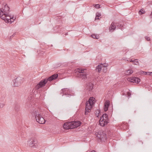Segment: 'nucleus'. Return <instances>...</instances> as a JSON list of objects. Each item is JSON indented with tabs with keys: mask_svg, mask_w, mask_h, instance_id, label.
Masks as SVG:
<instances>
[{
	"mask_svg": "<svg viewBox=\"0 0 152 152\" xmlns=\"http://www.w3.org/2000/svg\"><path fill=\"white\" fill-rule=\"evenodd\" d=\"M95 98L91 97L86 103L85 114L87 115L91 111V109L93 107L94 104Z\"/></svg>",
	"mask_w": 152,
	"mask_h": 152,
	"instance_id": "1",
	"label": "nucleus"
},
{
	"mask_svg": "<svg viewBox=\"0 0 152 152\" xmlns=\"http://www.w3.org/2000/svg\"><path fill=\"white\" fill-rule=\"evenodd\" d=\"M75 75L77 77L82 78L84 80L87 78V73L86 70L77 68L76 70Z\"/></svg>",
	"mask_w": 152,
	"mask_h": 152,
	"instance_id": "2",
	"label": "nucleus"
},
{
	"mask_svg": "<svg viewBox=\"0 0 152 152\" xmlns=\"http://www.w3.org/2000/svg\"><path fill=\"white\" fill-rule=\"evenodd\" d=\"M0 18L4 20L7 23H11L13 22L16 18H14L13 15H11L10 14H7V15H0Z\"/></svg>",
	"mask_w": 152,
	"mask_h": 152,
	"instance_id": "3",
	"label": "nucleus"
},
{
	"mask_svg": "<svg viewBox=\"0 0 152 152\" xmlns=\"http://www.w3.org/2000/svg\"><path fill=\"white\" fill-rule=\"evenodd\" d=\"M34 115L37 121L40 124L45 123V121L44 118L39 114L38 111H35L34 113Z\"/></svg>",
	"mask_w": 152,
	"mask_h": 152,
	"instance_id": "4",
	"label": "nucleus"
},
{
	"mask_svg": "<svg viewBox=\"0 0 152 152\" xmlns=\"http://www.w3.org/2000/svg\"><path fill=\"white\" fill-rule=\"evenodd\" d=\"M24 79L20 77H18L13 80L12 84L14 87H18L23 83Z\"/></svg>",
	"mask_w": 152,
	"mask_h": 152,
	"instance_id": "5",
	"label": "nucleus"
},
{
	"mask_svg": "<svg viewBox=\"0 0 152 152\" xmlns=\"http://www.w3.org/2000/svg\"><path fill=\"white\" fill-rule=\"evenodd\" d=\"M47 83L46 79H44L41 80L39 83L36 85L35 88V89L38 90L40 88H42Z\"/></svg>",
	"mask_w": 152,
	"mask_h": 152,
	"instance_id": "6",
	"label": "nucleus"
},
{
	"mask_svg": "<svg viewBox=\"0 0 152 152\" xmlns=\"http://www.w3.org/2000/svg\"><path fill=\"white\" fill-rule=\"evenodd\" d=\"M63 127L64 129H69L74 128L73 121L66 122L63 125Z\"/></svg>",
	"mask_w": 152,
	"mask_h": 152,
	"instance_id": "7",
	"label": "nucleus"
},
{
	"mask_svg": "<svg viewBox=\"0 0 152 152\" xmlns=\"http://www.w3.org/2000/svg\"><path fill=\"white\" fill-rule=\"evenodd\" d=\"M29 143V146L30 147H36L38 145L37 141V139L34 138H32L28 141Z\"/></svg>",
	"mask_w": 152,
	"mask_h": 152,
	"instance_id": "8",
	"label": "nucleus"
},
{
	"mask_svg": "<svg viewBox=\"0 0 152 152\" xmlns=\"http://www.w3.org/2000/svg\"><path fill=\"white\" fill-rule=\"evenodd\" d=\"M127 80L131 82L135 83H137L140 82V79L138 77H128Z\"/></svg>",
	"mask_w": 152,
	"mask_h": 152,
	"instance_id": "9",
	"label": "nucleus"
},
{
	"mask_svg": "<svg viewBox=\"0 0 152 152\" xmlns=\"http://www.w3.org/2000/svg\"><path fill=\"white\" fill-rule=\"evenodd\" d=\"M58 77V75L57 74H54L51 76L50 77L48 78H45V79H46L47 83L48 82H51V81L56 79Z\"/></svg>",
	"mask_w": 152,
	"mask_h": 152,
	"instance_id": "10",
	"label": "nucleus"
},
{
	"mask_svg": "<svg viewBox=\"0 0 152 152\" xmlns=\"http://www.w3.org/2000/svg\"><path fill=\"white\" fill-rule=\"evenodd\" d=\"M96 136L101 141H104V133L103 131H99L98 133Z\"/></svg>",
	"mask_w": 152,
	"mask_h": 152,
	"instance_id": "11",
	"label": "nucleus"
},
{
	"mask_svg": "<svg viewBox=\"0 0 152 152\" xmlns=\"http://www.w3.org/2000/svg\"><path fill=\"white\" fill-rule=\"evenodd\" d=\"M86 85V89L88 91H91L93 89L94 84L91 83H89Z\"/></svg>",
	"mask_w": 152,
	"mask_h": 152,
	"instance_id": "12",
	"label": "nucleus"
},
{
	"mask_svg": "<svg viewBox=\"0 0 152 152\" xmlns=\"http://www.w3.org/2000/svg\"><path fill=\"white\" fill-rule=\"evenodd\" d=\"M104 113L101 116L100 119L99 121V124L102 126H104Z\"/></svg>",
	"mask_w": 152,
	"mask_h": 152,
	"instance_id": "13",
	"label": "nucleus"
},
{
	"mask_svg": "<svg viewBox=\"0 0 152 152\" xmlns=\"http://www.w3.org/2000/svg\"><path fill=\"white\" fill-rule=\"evenodd\" d=\"M73 126H74V128H77L80 126L81 124V121H73Z\"/></svg>",
	"mask_w": 152,
	"mask_h": 152,
	"instance_id": "14",
	"label": "nucleus"
},
{
	"mask_svg": "<svg viewBox=\"0 0 152 152\" xmlns=\"http://www.w3.org/2000/svg\"><path fill=\"white\" fill-rule=\"evenodd\" d=\"M116 26L115 25V23L113 22L110 26L109 27V30L110 32H113L114 30L115 29Z\"/></svg>",
	"mask_w": 152,
	"mask_h": 152,
	"instance_id": "15",
	"label": "nucleus"
},
{
	"mask_svg": "<svg viewBox=\"0 0 152 152\" xmlns=\"http://www.w3.org/2000/svg\"><path fill=\"white\" fill-rule=\"evenodd\" d=\"M67 90H68L67 88L62 89L60 92V94H62V96H63L64 95H69L68 93L66 92Z\"/></svg>",
	"mask_w": 152,
	"mask_h": 152,
	"instance_id": "16",
	"label": "nucleus"
},
{
	"mask_svg": "<svg viewBox=\"0 0 152 152\" xmlns=\"http://www.w3.org/2000/svg\"><path fill=\"white\" fill-rule=\"evenodd\" d=\"M20 105L19 104L18 102L15 103L14 107V109L15 112L18 113L20 111Z\"/></svg>",
	"mask_w": 152,
	"mask_h": 152,
	"instance_id": "17",
	"label": "nucleus"
},
{
	"mask_svg": "<svg viewBox=\"0 0 152 152\" xmlns=\"http://www.w3.org/2000/svg\"><path fill=\"white\" fill-rule=\"evenodd\" d=\"M110 117V116H108L107 114L105 113V126L109 123L110 120L109 118Z\"/></svg>",
	"mask_w": 152,
	"mask_h": 152,
	"instance_id": "18",
	"label": "nucleus"
},
{
	"mask_svg": "<svg viewBox=\"0 0 152 152\" xmlns=\"http://www.w3.org/2000/svg\"><path fill=\"white\" fill-rule=\"evenodd\" d=\"M110 104V101L109 100H106L105 101V112L107 110Z\"/></svg>",
	"mask_w": 152,
	"mask_h": 152,
	"instance_id": "19",
	"label": "nucleus"
},
{
	"mask_svg": "<svg viewBox=\"0 0 152 152\" xmlns=\"http://www.w3.org/2000/svg\"><path fill=\"white\" fill-rule=\"evenodd\" d=\"M115 25L116 27L117 26L120 29H121V30H122V27H123V23H115Z\"/></svg>",
	"mask_w": 152,
	"mask_h": 152,
	"instance_id": "20",
	"label": "nucleus"
},
{
	"mask_svg": "<svg viewBox=\"0 0 152 152\" xmlns=\"http://www.w3.org/2000/svg\"><path fill=\"white\" fill-rule=\"evenodd\" d=\"M61 26H57L54 27V30H56V32H59L60 31H61Z\"/></svg>",
	"mask_w": 152,
	"mask_h": 152,
	"instance_id": "21",
	"label": "nucleus"
},
{
	"mask_svg": "<svg viewBox=\"0 0 152 152\" xmlns=\"http://www.w3.org/2000/svg\"><path fill=\"white\" fill-rule=\"evenodd\" d=\"M133 72V71L132 69H129L127 70H126L124 72V74L126 75H129L131 74H132Z\"/></svg>",
	"mask_w": 152,
	"mask_h": 152,
	"instance_id": "22",
	"label": "nucleus"
},
{
	"mask_svg": "<svg viewBox=\"0 0 152 152\" xmlns=\"http://www.w3.org/2000/svg\"><path fill=\"white\" fill-rule=\"evenodd\" d=\"M96 66V70H97L98 72H100L101 70L102 66L101 65H98Z\"/></svg>",
	"mask_w": 152,
	"mask_h": 152,
	"instance_id": "23",
	"label": "nucleus"
},
{
	"mask_svg": "<svg viewBox=\"0 0 152 152\" xmlns=\"http://www.w3.org/2000/svg\"><path fill=\"white\" fill-rule=\"evenodd\" d=\"M91 36L94 39H98L99 38V36L95 34H93L91 35Z\"/></svg>",
	"mask_w": 152,
	"mask_h": 152,
	"instance_id": "24",
	"label": "nucleus"
},
{
	"mask_svg": "<svg viewBox=\"0 0 152 152\" xmlns=\"http://www.w3.org/2000/svg\"><path fill=\"white\" fill-rule=\"evenodd\" d=\"M145 11L143 9H142L140 10L138 12L139 14L140 15H142V14L145 13Z\"/></svg>",
	"mask_w": 152,
	"mask_h": 152,
	"instance_id": "25",
	"label": "nucleus"
},
{
	"mask_svg": "<svg viewBox=\"0 0 152 152\" xmlns=\"http://www.w3.org/2000/svg\"><path fill=\"white\" fill-rule=\"evenodd\" d=\"M101 15L98 12H97L96 13V17L95 18V19H99V17Z\"/></svg>",
	"mask_w": 152,
	"mask_h": 152,
	"instance_id": "26",
	"label": "nucleus"
},
{
	"mask_svg": "<svg viewBox=\"0 0 152 152\" xmlns=\"http://www.w3.org/2000/svg\"><path fill=\"white\" fill-rule=\"evenodd\" d=\"M100 113V111L99 110H97L95 111V114L96 116L98 117L99 114Z\"/></svg>",
	"mask_w": 152,
	"mask_h": 152,
	"instance_id": "27",
	"label": "nucleus"
},
{
	"mask_svg": "<svg viewBox=\"0 0 152 152\" xmlns=\"http://www.w3.org/2000/svg\"><path fill=\"white\" fill-rule=\"evenodd\" d=\"M93 6L95 7L96 9H98L100 7V5L97 4H94Z\"/></svg>",
	"mask_w": 152,
	"mask_h": 152,
	"instance_id": "28",
	"label": "nucleus"
},
{
	"mask_svg": "<svg viewBox=\"0 0 152 152\" xmlns=\"http://www.w3.org/2000/svg\"><path fill=\"white\" fill-rule=\"evenodd\" d=\"M133 64L135 65H137L138 64V60L135 59V60H133Z\"/></svg>",
	"mask_w": 152,
	"mask_h": 152,
	"instance_id": "29",
	"label": "nucleus"
},
{
	"mask_svg": "<svg viewBox=\"0 0 152 152\" xmlns=\"http://www.w3.org/2000/svg\"><path fill=\"white\" fill-rule=\"evenodd\" d=\"M145 39L148 41H149L150 40V37H148V36H145Z\"/></svg>",
	"mask_w": 152,
	"mask_h": 152,
	"instance_id": "30",
	"label": "nucleus"
},
{
	"mask_svg": "<svg viewBox=\"0 0 152 152\" xmlns=\"http://www.w3.org/2000/svg\"><path fill=\"white\" fill-rule=\"evenodd\" d=\"M126 95H127L128 97H129L131 96V93L129 92H127Z\"/></svg>",
	"mask_w": 152,
	"mask_h": 152,
	"instance_id": "31",
	"label": "nucleus"
},
{
	"mask_svg": "<svg viewBox=\"0 0 152 152\" xmlns=\"http://www.w3.org/2000/svg\"><path fill=\"white\" fill-rule=\"evenodd\" d=\"M141 72V74H144L146 75V74H148V72H144V71H142Z\"/></svg>",
	"mask_w": 152,
	"mask_h": 152,
	"instance_id": "32",
	"label": "nucleus"
},
{
	"mask_svg": "<svg viewBox=\"0 0 152 152\" xmlns=\"http://www.w3.org/2000/svg\"><path fill=\"white\" fill-rule=\"evenodd\" d=\"M110 80L109 79H107V81H105V83H108L109 82H110Z\"/></svg>",
	"mask_w": 152,
	"mask_h": 152,
	"instance_id": "33",
	"label": "nucleus"
},
{
	"mask_svg": "<svg viewBox=\"0 0 152 152\" xmlns=\"http://www.w3.org/2000/svg\"><path fill=\"white\" fill-rule=\"evenodd\" d=\"M148 75L152 76V72H148Z\"/></svg>",
	"mask_w": 152,
	"mask_h": 152,
	"instance_id": "34",
	"label": "nucleus"
},
{
	"mask_svg": "<svg viewBox=\"0 0 152 152\" xmlns=\"http://www.w3.org/2000/svg\"><path fill=\"white\" fill-rule=\"evenodd\" d=\"M127 61H129L130 62H133V60L132 59H131V60H130V59L129 60L128 59V60H127Z\"/></svg>",
	"mask_w": 152,
	"mask_h": 152,
	"instance_id": "35",
	"label": "nucleus"
},
{
	"mask_svg": "<svg viewBox=\"0 0 152 152\" xmlns=\"http://www.w3.org/2000/svg\"><path fill=\"white\" fill-rule=\"evenodd\" d=\"M68 35V33L67 32L65 34H64L63 36L65 37L66 35Z\"/></svg>",
	"mask_w": 152,
	"mask_h": 152,
	"instance_id": "36",
	"label": "nucleus"
},
{
	"mask_svg": "<svg viewBox=\"0 0 152 152\" xmlns=\"http://www.w3.org/2000/svg\"><path fill=\"white\" fill-rule=\"evenodd\" d=\"M139 142H141V144H142L143 143V142L141 141L138 140V141H137V143H138Z\"/></svg>",
	"mask_w": 152,
	"mask_h": 152,
	"instance_id": "37",
	"label": "nucleus"
},
{
	"mask_svg": "<svg viewBox=\"0 0 152 152\" xmlns=\"http://www.w3.org/2000/svg\"><path fill=\"white\" fill-rule=\"evenodd\" d=\"M15 34H13L12 36H11L10 37V38L11 39L12 37H13L15 35Z\"/></svg>",
	"mask_w": 152,
	"mask_h": 152,
	"instance_id": "38",
	"label": "nucleus"
},
{
	"mask_svg": "<svg viewBox=\"0 0 152 152\" xmlns=\"http://www.w3.org/2000/svg\"><path fill=\"white\" fill-rule=\"evenodd\" d=\"M108 66V64H106L105 63V68H106V67L107 66Z\"/></svg>",
	"mask_w": 152,
	"mask_h": 152,
	"instance_id": "39",
	"label": "nucleus"
},
{
	"mask_svg": "<svg viewBox=\"0 0 152 152\" xmlns=\"http://www.w3.org/2000/svg\"><path fill=\"white\" fill-rule=\"evenodd\" d=\"M151 18H152V11L151 12V14L150 15Z\"/></svg>",
	"mask_w": 152,
	"mask_h": 152,
	"instance_id": "40",
	"label": "nucleus"
},
{
	"mask_svg": "<svg viewBox=\"0 0 152 152\" xmlns=\"http://www.w3.org/2000/svg\"><path fill=\"white\" fill-rule=\"evenodd\" d=\"M103 109L104 110V104Z\"/></svg>",
	"mask_w": 152,
	"mask_h": 152,
	"instance_id": "41",
	"label": "nucleus"
},
{
	"mask_svg": "<svg viewBox=\"0 0 152 152\" xmlns=\"http://www.w3.org/2000/svg\"><path fill=\"white\" fill-rule=\"evenodd\" d=\"M91 152H96L95 151L93 150L91 151Z\"/></svg>",
	"mask_w": 152,
	"mask_h": 152,
	"instance_id": "42",
	"label": "nucleus"
},
{
	"mask_svg": "<svg viewBox=\"0 0 152 152\" xmlns=\"http://www.w3.org/2000/svg\"><path fill=\"white\" fill-rule=\"evenodd\" d=\"M106 134H105V139H106Z\"/></svg>",
	"mask_w": 152,
	"mask_h": 152,
	"instance_id": "43",
	"label": "nucleus"
},
{
	"mask_svg": "<svg viewBox=\"0 0 152 152\" xmlns=\"http://www.w3.org/2000/svg\"><path fill=\"white\" fill-rule=\"evenodd\" d=\"M51 46L52 47L53 46V45H51Z\"/></svg>",
	"mask_w": 152,
	"mask_h": 152,
	"instance_id": "44",
	"label": "nucleus"
},
{
	"mask_svg": "<svg viewBox=\"0 0 152 152\" xmlns=\"http://www.w3.org/2000/svg\"><path fill=\"white\" fill-rule=\"evenodd\" d=\"M105 129H106V128H105ZM105 130H106V129H105Z\"/></svg>",
	"mask_w": 152,
	"mask_h": 152,
	"instance_id": "45",
	"label": "nucleus"
}]
</instances>
